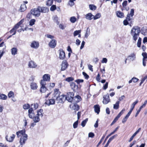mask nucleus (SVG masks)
I'll list each match as a JSON object with an SVG mask.
<instances>
[{
    "instance_id": "1",
    "label": "nucleus",
    "mask_w": 147,
    "mask_h": 147,
    "mask_svg": "<svg viewBox=\"0 0 147 147\" xmlns=\"http://www.w3.org/2000/svg\"><path fill=\"white\" fill-rule=\"evenodd\" d=\"M25 129H23L17 132L16 133L18 137H21L20 142L21 146L25 143L28 138V136L25 133ZM22 147L21 146V147Z\"/></svg>"
},
{
    "instance_id": "2",
    "label": "nucleus",
    "mask_w": 147,
    "mask_h": 147,
    "mask_svg": "<svg viewBox=\"0 0 147 147\" xmlns=\"http://www.w3.org/2000/svg\"><path fill=\"white\" fill-rule=\"evenodd\" d=\"M140 32V28L138 26H134L132 28L130 33L135 41L137 40Z\"/></svg>"
},
{
    "instance_id": "3",
    "label": "nucleus",
    "mask_w": 147,
    "mask_h": 147,
    "mask_svg": "<svg viewBox=\"0 0 147 147\" xmlns=\"http://www.w3.org/2000/svg\"><path fill=\"white\" fill-rule=\"evenodd\" d=\"M31 14L35 17H38L40 13L38 10V7L37 8L32 9L30 11Z\"/></svg>"
},
{
    "instance_id": "4",
    "label": "nucleus",
    "mask_w": 147,
    "mask_h": 147,
    "mask_svg": "<svg viewBox=\"0 0 147 147\" xmlns=\"http://www.w3.org/2000/svg\"><path fill=\"white\" fill-rule=\"evenodd\" d=\"M28 66L29 68L32 69L36 68L38 67L36 63L34 61L31 60L28 62Z\"/></svg>"
},
{
    "instance_id": "5",
    "label": "nucleus",
    "mask_w": 147,
    "mask_h": 147,
    "mask_svg": "<svg viewBox=\"0 0 147 147\" xmlns=\"http://www.w3.org/2000/svg\"><path fill=\"white\" fill-rule=\"evenodd\" d=\"M74 94L73 92H70L67 93L66 96V99L69 102H71L74 98Z\"/></svg>"
},
{
    "instance_id": "6",
    "label": "nucleus",
    "mask_w": 147,
    "mask_h": 147,
    "mask_svg": "<svg viewBox=\"0 0 147 147\" xmlns=\"http://www.w3.org/2000/svg\"><path fill=\"white\" fill-rule=\"evenodd\" d=\"M55 99L52 97L51 98L46 100L45 104L48 106L54 105L55 103Z\"/></svg>"
},
{
    "instance_id": "7",
    "label": "nucleus",
    "mask_w": 147,
    "mask_h": 147,
    "mask_svg": "<svg viewBox=\"0 0 147 147\" xmlns=\"http://www.w3.org/2000/svg\"><path fill=\"white\" fill-rule=\"evenodd\" d=\"M60 94V92L59 91V89L57 88H55L54 90V92L52 94V97L56 100L58 98V97L59 96Z\"/></svg>"
},
{
    "instance_id": "8",
    "label": "nucleus",
    "mask_w": 147,
    "mask_h": 147,
    "mask_svg": "<svg viewBox=\"0 0 147 147\" xmlns=\"http://www.w3.org/2000/svg\"><path fill=\"white\" fill-rule=\"evenodd\" d=\"M59 58L60 59L63 60L65 57V55L64 51L62 49H60L59 50Z\"/></svg>"
},
{
    "instance_id": "9",
    "label": "nucleus",
    "mask_w": 147,
    "mask_h": 147,
    "mask_svg": "<svg viewBox=\"0 0 147 147\" xmlns=\"http://www.w3.org/2000/svg\"><path fill=\"white\" fill-rule=\"evenodd\" d=\"M66 99L65 95H62L59 96L56 100L58 101V102L63 103Z\"/></svg>"
},
{
    "instance_id": "10",
    "label": "nucleus",
    "mask_w": 147,
    "mask_h": 147,
    "mask_svg": "<svg viewBox=\"0 0 147 147\" xmlns=\"http://www.w3.org/2000/svg\"><path fill=\"white\" fill-rule=\"evenodd\" d=\"M102 102L104 104H107L110 101L109 95L107 94L104 96Z\"/></svg>"
},
{
    "instance_id": "11",
    "label": "nucleus",
    "mask_w": 147,
    "mask_h": 147,
    "mask_svg": "<svg viewBox=\"0 0 147 147\" xmlns=\"http://www.w3.org/2000/svg\"><path fill=\"white\" fill-rule=\"evenodd\" d=\"M38 10L40 11V13H46L48 12L49 9L46 7L38 6Z\"/></svg>"
},
{
    "instance_id": "12",
    "label": "nucleus",
    "mask_w": 147,
    "mask_h": 147,
    "mask_svg": "<svg viewBox=\"0 0 147 147\" xmlns=\"http://www.w3.org/2000/svg\"><path fill=\"white\" fill-rule=\"evenodd\" d=\"M15 136L16 135H15L12 134L10 135L7 136L5 137V138L8 142H12L13 141Z\"/></svg>"
},
{
    "instance_id": "13",
    "label": "nucleus",
    "mask_w": 147,
    "mask_h": 147,
    "mask_svg": "<svg viewBox=\"0 0 147 147\" xmlns=\"http://www.w3.org/2000/svg\"><path fill=\"white\" fill-rule=\"evenodd\" d=\"M56 44L57 41L55 39H53L49 42V45L51 48H53L56 47Z\"/></svg>"
},
{
    "instance_id": "14",
    "label": "nucleus",
    "mask_w": 147,
    "mask_h": 147,
    "mask_svg": "<svg viewBox=\"0 0 147 147\" xmlns=\"http://www.w3.org/2000/svg\"><path fill=\"white\" fill-rule=\"evenodd\" d=\"M128 60L130 61H133L136 59V54L134 53H131L127 57Z\"/></svg>"
},
{
    "instance_id": "15",
    "label": "nucleus",
    "mask_w": 147,
    "mask_h": 147,
    "mask_svg": "<svg viewBox=\"0 0 147 147\" xmlns=\"http://www.w3.org/2000/svg\"><path fill=\"white\" fill-rule=\"evenodd\" d=\"M28 115L29 118L32 119L34 116V113L33 109L30 108L28 110Z\"/></svg>"
},
{
    "instance_id": "16",
    "label": "nucleus",
    "mask_w": 147,
    "mask_h": 147,
    "mask_svg": "<svg viewBox=\"0 0 147 147\" xmlns=\"http://www.w3.org/2000/svg\"><path fill=\"white\" fill-rule=\"evenodd\" d=\"M30 46L33 48L36 49L39 47V43L38 42L34 41L31 43Z\"/></svg>"
},
{
    "instance_id": "17",
    "label": "nucleus",
    "mask_w": 147,
    "mask_h": 147,
    "mask_svg": "<svg viewBox=\"0 0 147 147\" xmlns=\"http://www.w3.org/2000/svg\"><path fill=\"white\" fill-rule=\"evenodd\" d=\"M61 66V70L62 71H64L67 68L68 66V64L66 61H63L62 63Z\"/></svg>"
},
{
    "instance_id": "18",
    "label": "nucleus",
    "mask_w": 147,
    "mask_h": 147,
    "mask_svg": "<svg viewBox=\"0 0 147 147\" xmlns=\"http://www.w3.org/2000/svg\"><path fill=\"white\" fill-rule=\"evenodd\" d=\"M70 106L71 109L75 111H78L79 109V106L77 104H71Z\"/></svg>"
},
{
    "instance_id": "19",
    "label": "nucleus",
    "mask_w": 147,
    "mask_h": 147,
    "mask_svg": "<svg viewBox=\"0 0 147 147\" xmlns=\"http://www.w3.org/2000/svg\"><path fill=\"white\" fill-rule=\"evenodd\" d=\"M27 9V7L26 5L24 4H22L20 6L19 11L21 12H24Z\"/></svg>"
},
{
    "instance_id": "20",
    "label": "nucleus",
    "mask_w": 147,
    "mask_h": 147,
    "mask_svg": "<svg viewBox=\"0 0 147 147\" xmlns=\"http://www.w3.org/2000/svg\"><path fill=\"white\" fill-rule=\"evenodd\" d=\"M30 87L32 90H36L37 89L38 86L36 83L32 82L30 84Z\"/></svg>"
},
{
    "instance_id": "21",
    "label": "nucleus",
    "mask_w": 147,
    "mask_h": 147,
    "mask_svg": "<svg viewBox=\"0 0 147 147\" xmlns=\"http://www.w3.org/2000/svg\"><path fill=\"white\" fill-rule=\"evenodd\" d=\"M116 13L117 16L118 18H123L124 17L123 13L120 11H116Z\"/></svg>"
},
{
    "instance_id": "22",
    "label": "nucleus",
    "mask_w": 147,
    "mask_h": 147,
    "mask_svg": "<svg viewBox=\"0 0 147 147\" xmlns=\"http://www.w3.org/2000/svg\"><path fill=\"white\" fill-rule=\"evenodd\" d=\"M42 79L46 81H49L50 80V76L47 74H44L42 77Z\"/></svg>"
},
{
    "instance_id": "23",
    "label": "nucleus",
    "mask_w": 147,
    "mask_h": 147,
    "mask_svg": "<svg viewBox=\"0 0 147 147\" xmlns=\"http://www.w3.org/2000/svg\"><path fill=\"white\" fill-rule=\"evenodd\" d=\"M43 110L42 109H40L38 110L37 111L36 115L39 117L40 118H42L43 116Z\"/></svg>"
},
{
    "instance_id": "24",
    "label": "nucleus",
    "mask_w": 147,
    "mask_h": 147,
    "mask_svg": "<svg viewBox=\"0 0 147 147\" xmlns=\"http://www.w3.org/2000/svg\"><path fill=\"white\" fill-rule=\"evenodd\" d=\"M127 1H125L123 2L122 5L124 9L127 11L129 10V8L128 7H127Z\"/></svg>"
},
{
    "instance_id": "25",
    "label": "nucleus",
    "mask_w": 147,
    "mask_h": 147,
    "mask_svg": "<svg viewBox=\"0 0 147 147\" xmlns=\"http://www.w3.org/2000/svg\"><path fill=\"white\" fill-rule=\"evenodd\" d=\"M94 16L91 13H88L86 15V19L91 20L92 18Z\"/></svg>"
},
{
    "instance_id": "26",
    "label": "nucleus",
    "mask_w": 147,
    "mask_h": 147,
    "mask_svg": "<svg viewBox=\"0 0 147 147\" xmlns=\"http://www.w3.org/2000/svg\"><path fill=\"white\" fill-rule=\"evenodd\" d=\"M23 22L24 20H21L13 28L15 29V30H16L17 29H18L19 28L21 24Z\"/></svg>"
},
{
    "instance_id": "27",
    "label": "nucleus",
    "mask_w": 147,
    "mask_h": 147,
    "mask_svg": "<svg viewBox=\"0 0 147 147\" xmlns=\"http://www.w3.org/2000/svg\"><path fill=\"white\" fill-rule=\"evenodd\" d=\"M141 129V128H139L138 130H137L131 136L129 140V142H130L136 136V135L140 131Z\"/></svg>"
},
{
    "instance_id": "28",
    "label": "nucleus",
    "mask_w": 147,
    "mask_h": 147,
    "mask_svg": "<svg viewBox=\"0 0 147 147\" xmlns=\"http://www.w3.org/2000/svg\"><path fill=\"white\" fill-rule=\"evenodd\" d=\"M94 108L95 112L98 114H99L100 111V108L98 105H96L94 106Z\"/></svg>"
},
{
    "instance_id": "29",
    "label": "nucleus",
    "mask_w": 147,
    "mask_h": 147,
    "mask_svg": "<svg viewBox=\"0 0 147 147\" xmlns=\"http://www.w3.org/2000/svg\"><path fill=\"white\" fill-rule=\"evenodd\" d=\"M77 19L75 16H72L69 18V21L72 23H74L77 20Z\"/></svg>"
},
{
    "instance_id": "30",
    "label": "nucleus",
    "mask_w": 147,
    "mask_h": 147,
    "mask_svg": "<svg viewBox=\"0 0 147 147\" xmlns=\"http://www.w3.org/2000/svg\"><path fill=\"white\" fill-rule=\"evenodd\" d=\"M11 54L13 55H15L17 54V49L16 47H13L11 49Z\"/></svg>"
},
{
    "instance_id": "31",
    "label": "nucleus",
    "mask_w": 147,
    "mask_h": 147,
    "mask_svg": "<svg viewBox=\"0 0 147 147\" xmlns=\"http://www.w3.org/2000/svg\"><path fill=\"white\" fill-rule=\"evenodd\" d=\"M90 34V30L89 28H87L84 35V37L86 38H87L89 35Z\"/></svg>"
},
{
    "instance_id": "32",
    "label": "nucleus",
    "mask_w": 147,
    "mask_h": 147,
    "mask_svg": "<svg viewBox=\"0 0 147 147\" xmlns=\"http://www.w3.org/2000/svg\"><path fill=\"white\" fill-rule=\"evenodd\" d=\"M47 89L46 86H41L40 88V92L41 93H45L47 90Z\"/></svg>"
},
{
    "instance_id": "33",
    "label": "nucleus",
    "mask_w": 147,
    "mask_h": 147,
    "mask_svg": "<svg viewBox=\"0 0 147 147\" xmlns=\"http://www.w3.org/2000/svg\"><path fill=\"white\" fill-rule=\"evenodd\" d=\"M40 117L36 115L35 116H34L32 119H33V120L34 122L38 123L40 121Z\"/></svg>"
},
{
    "instance_id": "34",
    "label": "nucleus",
    "mask_w": 147,
    "mask_h": 147,
    "mask_svg": "<svg viewBox=\"0 0 147 147\" xmlns=\"http://www.w3.org/2000/svg\"><path fill=\"white\" fill-rule=\"evenodd\" d=\"M31 106L33 107L32 108L36 110L39 107V105L37 103H34L31 104Z\"/></svg>"
},
{
    "instance_id": "35",
    "label": "nucleus",
    "mask_w": 147,
    "mask_h": 147,
    "mask_svg": "<svg viewBox=\"0 0 147 147\" xmlns=\"http://www.w3.org/2000/svg\"><path fill=\"white\" fill-rule=\"evenodd\" d=\"M119 101H117L115 104L113 105V108L115 109H117L119 108Z\"/></svg>"
},
{
    "instance_id": "36",
    "label": "nucleus",
    "mask_w": 147,
    "mask_h": 147,
    "mask_svg": "<svg viewBox=\"0 0 147 147\" xmlns=\"http://www.w3.org/2000/svg\"><path fill=\"white\" fill-rule=\"evenodd\" d=\"M6 48V46L5 45V47L3 48L2 50L0 51V59L1 57L3 56V54L5 53V51L4 50Z\"/></svg>"
},
{
    "instance_id": "37",
    "label": "nucleus",
    "mask_w": 147,
    "mask_h": 147,
    "mask_svg": "<svg viewBox=\"0 0 147 147\" xmlns=\"http://www.w3.org/2000/svg\"><path fill=\"white\" fill-rule=\"evenodd\" d=\"M117 136V134H115L110 138L108 141L107 143L109 144V143L111 142V141H112Z\"/></svg>"
},
{
    "instance_id": "38",
    "label": "nucleus",
    "mask_w": 147,
    "mask_h": 147,
    "mask_svg": "<svg viewBox=\"0 0 147 147\" xmlns=\"http://www.w3.org/2000/svg\"><path fill=\"white\" fill-rule=\"evenodd\" d=\"M53 0H47L46 1V5L47 6H50L53 3Z\"/></svg>"
},
{
    "instance_id": "39",
    "label": "nucleus",
    "mask_w": 147,
    "mask_h": 147,
    "mask_svg": "<svg viewBox=\"0 0 147 147\" xmlns=\"http://www.w3.org/2000/svg\"><path fill=\"white\" fill-rule=\"evenodd\" d=\"M138 100H136V101L134 102L131 105V109L133 110L135 107V105L138 103Z\"/></svg>"
},
{
    "instance_id": "40",
    "label": "nucleus",
    "mask_w": 147,
    "mask_h": 147,
    "mask_svg": "<svg viewBox=\"0 0 147 147\" xmlns=\"http://www.w3.org/2000/svg\"><path fill=\"white\" fill-rule=\"evenodd\" d=\"M101 16V14L100 13H98L96 14L95 16H94L93 17V19L94 20H96L100 18Z\"/></svg>"
},
{
    "instance_id": "41",
    "label": "nucleus",
    "mask_w": 147,
    "mask_h": 147,
    "mask_svg": "<svg viewBox=\"0 0 147 147\" xmlns=\"http://www.w3.org/2000/svg\"><path fill=\"white\" fill-rule=\"evenodd\" d=\"M81 32V30H76L74 31L73 33V35L74 37L78 35Z\"/></svg>"
},
{
    "instance_id": "42",
    "label": "nucleus",
    "mask_w": 147,
    "mask_h": 147,
    "mask_svg": "<svg viewBox=\"0 0 147 147\" xmlns=\"http://www.w3.org/2000/svg\"><path fill=\"white\" fill-rule=\"evenodd\" d=\"M89 7L90 9L92 10H95L96 7L94 5L90 4L89 5Z\"/></svg>"
},
{
    "instance_id": "43",
    "label": "nucleus",
    "mask_w": 147,
    "mask_h": 147,
    "mask_svg": "<svg viewBox=\"0 0 147 147\" xmlns=\"http://www.w3.org/2000/svg\"><path fill=\"white\" fill-rule=\"evenodd\" d=\"M7 96L5 94H0V98L3 100H6Z\"/></svg>"
},
{
    "instance_id": "44",
    "label": "nucleus",
    "mask_w": 147,
    "mask_h": 147,
    "mask_svg": "<svg viewBox=\"0 0 147 147\" xmlns=\"http://www.w3.org/2000/svg\"><path fill=\"white\" fill-rule=\"evenodd\" d=\"M36 22L35 19H31L29 21V25L30 26H32L34 25Z\"/></svg>"
},
{
    "instance_id": "45",
    "label": "nucleus",
    "mask_w": 147,
    "mask_h": 147,
    "mask_svg": "<svg viewBox=\"0 0 147 147\" xmlns=\"http://www.w3.org/2000/svg\"><path fill=\"white\" fill-rule=\"evenodd\" d=\"M76 0H69L68 2V5L71 6L74 5L75 3L74 1Z\"/></svg>"
},
{
    "instance_id": "46",
    "label": "nucleus",
    "mask_w": 147,
    "mask_h": 147,
    "mask_svg": "<svg viewBox=\"0 0 147 147\" xmlns=\"http://www.w3.org/2000/svg\"><path fill=\"white\" fill-rule=\"evenodd\" d=\"M88 121V119L87 118L86 119L84 120L81 123V125L83 127H84L85 126L87 122Z\"/></svg>"
},
{
    "instance_id": "47",
    "label": "nucleus",
    "mask_w": 147,
    "mask_h": 147,
    "mask_svg": "<svg viewBox=\"0 0 147 147\" xmlns=\"http://www.w3.org/2000/svg\"><path fill=\"white\" fill-rule=\"evenodd\" d=\"M30 105L28 104H25L23 105V107L24 109H30Z\"/></svg>"
},
{
    "instance_id": "48",
    "label": "nucleus",
    "mask_w": 147,
    "mask_h": 147,
    "mask_svg": "<svg viewBox=\"0 0 147 147\" xmlns=\"http://www.w3.org/2000/svg\"><path fill=\"white\" fill-rule=\"evenodd\" d=\"M45 81L43 80H42L40 82V85L41 86H45V85L46 84Z\"/></svg>"
},
{
    "instance_id": "49",
    "label": "nucleus",
    "mask_w": 147,
    "mask_h": 147,
    "mask_svg": "<svg viewBox=\"0 0 147 147\" xmlns=\"http://www.w3.org/2000/svg\"><path fill=\"white\" fill-rule=\"evenodd\" d=\"M14 93L12 91H10L8 94V96L9 98H10L14 97Z\"/></svg>"
},
{
    "instance_id": "50",
    "label": "nucleus",
    "mask_w": 147,
    "mask_h": 147,
    "mask_svg": "<svg viewBox=\"0 0 147 147\" xmlns=\"http://www.w3.org/2000/svg\"><path fill=\"white\" fill-rule=\"evenodd\" d=\"M78 120H77L73 124V127L74 128H76L78 126Z\"/></svg>"
},
{
    "instance_id": "51",
    "label": "nucleus",
    "mask_w": 147,
    "mask_h": 147,
    "mask_svg": "<svg viewBox=\"0 0 147 147\" xmlns=\"http://www.w3.org/2000/svg\"><path fill=\"white\" fill-rule=\"evenodd\" d=\"M125 109L123 108L122 109V110L119 113L118 115L117 116L119 118L121 116V115L123 113V112L125 111Z\"/></svg>"
},
{
    "instance_id": "52",
    "label": "nucleus",
    "mask_w": 147,
    "mask_h": 147,
    "mask_svg": "<svg viewBox=\"0 0 147 147\" xmlns=\"http://www.w3.org/2000/svg\"><path fill=\"white\" fill-rule=\"evenodd\" d=\"M125 109L123 108L122 109V110L119 113L118 115L117 116L119 118L121 116V115L123 113V112L125 111Z\"/></svg>"
},
{
    "instance_id": "53",
    "label": "nucleus",
    "mask_w": 147,
    "mask_h": 147,
    "mask_svg": "<svg viewBox=\"0 0 147 147\" xmlns=\"http://www.w3.org/2000/svg\"><path fill=\"white\" fill-rule=\"evenodd\" d=\"M56 9V7L55 5H52L50 8V10L51 11L55 10Z\"/></svg>"
},
{
    "instance_id": "54",
    "label": "nucleus",
    "mask_w": 147,
    "mask_h": 147,
    "mask_svg": "<svg viewBox=\"0 0 147 147\" xmlns=\"http://www.w3.org/2000/svg\"><path fill=\"white\" fill-rule=\"evenodd\" d=\"M82 74H83V75L84 76V78L86 79L87 80L88 79V78L89 77V76L88 75H87V74L85 72H82Z\"/></svg>"
},
{
    "instance_id": "55",
    "label": "nucleus",
    "mask_w": 147,
    "mask_h": 147,
    "mask_svg": "<svg viewBox=\"0 0 147 147\" xmlns=\"http://www.w3.org/2000/svg\"><path fill=\"white\" fill-rule=\"evenodd\" d=\"M74 98L75 99H77V100L76 101L77 102H79L81 100V97L79 96H75Z\"/></svg>"
},
{
    "instance_id": "56",
    "label": "nucleus",
    "mask_w": 147,
    "mask_h": 147,
    "mask_svg": "<svg viewBox=\"0 0 147 147\" xmlns=\"http://www.w3.org/2000/svg\"><path fill=\"white\" fill-rule=\"evenodd\" d=\"M142 56L144 58V60L145 58H147V53L146 52L143 53L142 54Z\"/></svg>"
},
{
    "instance_id": "57",
    "label": "nucleus",
    "mask_w": 147,
    "mask_h": 147,
    "mask_svg": "<svg viewBox=\"0 0 147 147\" xmlns=\"http://www.w3.org/2000/svg\"><path fill=\"white\" fill-rule=\"evenodd\" d=\"M147 61V58H145L144 60V58L142 59V63L143 65L144 66H146V62Z\"/></svg>"
},
{
    "instance_id": "58",
    "label": "nucleus",
    "mask_w": 147,
    "mask_h": 147,
    "mask_svg": "<svg viewBox=\"0 0 147 147\" xmlns=\"http://www.w3.org/2000/svg\"><path fill=\"white\" fill-rule=\"evenodd\" d=\"M74 80L73 78L72 77H68L65 80L68 82Z\"/></svg>"
},
{
    "instance_id": "59",
    "label": "nucleus",
    "mask_w": 147,
    "mask_h": 147,
    "mask_svg": "<svg viewBox=\"0 0 147 147\" xmlns=\"http://www.w3.org/2000/svg\"><path fill=\"white\" fill-rule=\"evenodd\" d=\"M107 62V59L106 58H103L102 60L101 61V63H106Z\"/></svg>"
},
{
    "instance_id": "60",
    "label": "nucleus",
    "mask_w": 147,
    "mask_h": 147,
    "mask_svg": "<svg viewBox=\"0 0 147 147\" xmlns=\"http://www.w3.org/2000/svg\"><path fill=\"white\" fill-rule=\"evenodd\" d=\"M88 69L91 71L92 72L93 71V66L90 64H88Z\"/></svg>"
},
{
    "instance_id": "61",
    "label": "nucleus",
    "mask_w": 147,
    "mask_h": 147,
    "mask_svg": "<svg viewBox=\"0 0 147 147\" xmlns=\"http://www.w3.org/2000/svg\"><path fill=\"white\" fill-rule=\"evenodd\" d=\"M71 86L72 89H74L75 88H77V86L74 83H72L71 85Z\"/></svg>"
},
{
    "instance_id": "62",
    "label": "nucleus",
    "mask_w": 147,
    "mask_h": 147,
    "mask_svg": "<svg viewBox=\"0 0 147 147\" xmlns=\"http://www.w3.org/2000/svg\"><path fill=\"white\" fill-rule=\"evenodd\" d=\"M134 11L133 9H131L130 11V13L128 15L130 16L131 17L134 15Z\"/></svg>"
},
{
    "instance_id": "63",
    "label": "nucleus",
    "mask_w": 147,
    "mask_h": 147,
    "mask_svg": "<svg viewBox=\"0 0 147 147\" xmlns=\"http://www.w3.org/2000/svg\"><path fill=\"white\" fill-rule=\"evenodd\" d=\"M54 21L57 23L58 24V18L57 16H55L53 18Z\"/></svg>"
},
{
    "instance_id": "64",
    "label": "nucleus",
    "mask_w": 147,
    "mask_h": 147,
    "mask_svg": "<svg viewBox=\"0 0 147 147\" xmlns=\"http://www.w3.org/2000/svg\"><path fill=\"white\" fill-rule=\"evenodd\" d=\"M59 27L62 30L64 29L65 27V26H64L63 24H60L59 25Z\"/></svg>"
}]
</instances>
